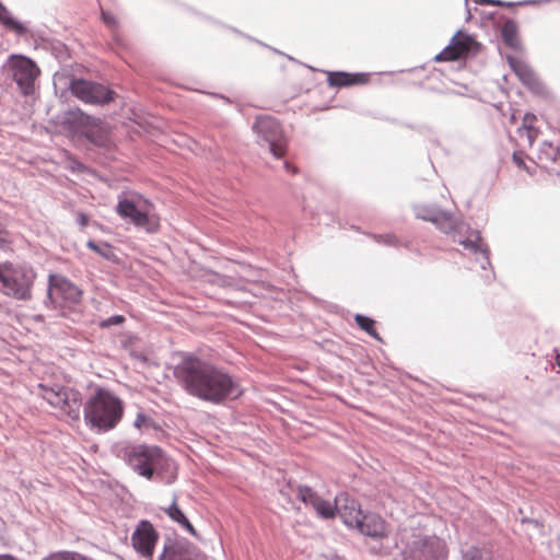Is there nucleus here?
Returning <instances> with one entry per match:
<instances>
[{"mask_svg":"<svg viewBox=\"0 0 560 560\" xmlns=\"http://www.w3.org/2000/svg\"><path fill=\"white\" fill-rule=\"evenodd\" d=\"M185 392L200 400L221 404L243 394L238 381L215 364L192 354H185L174 369Z\"/></svg>","mask_w":560,"mask_h":560,"instance_id":"obj_1","label":"nucleus"},{"mask_svg":"<svg viewBox=\"0 0 560 560\" xmlns=\"http://www.w3.org/2000/svg\"><path fill=\"white\" fill-rule=\"evenodd\" d=\"M114 453L135 474L148 480L162 481L165 472L174 475L176 471L174 460L156 445L121 442L115 445ZM172 478L175 477L172 476Z\"/></svg>","mask_w":560,"mask_h":560,"instance_id":"obj_2","label":"nucleus"},{"mask_svg":"<svg viewBox=\"0 0 560 560\" xmlns=\"http://www.w3.org/2000/svg\"><path fill=\"white\" fill-rule=\"evenodd\" d=\"M124 404L113 392L98 387L83 407L85 422L98 431L114 429L121 420Z\"/></svg>","mask_w":560,"mask_h":560,"instance_id":"obj_3","label":"nucleus"},{"mask_svg":"<svg viewBox=\"0 0 560 560\" xmlns=\"http://www.w3.org/2000/svg\"><path fill=\"white\" fill-rule=\"evenodd\" d=\"M35 280L36 272L28 264H0V292L11 299L32 300Z\"/></svg>","mask_w":560,"mask_h":560,"instance_id":"obj_4","label":"nucleus"},{"mask_svg":"<svg viewBox=\"0 0 560 560\" xmlns=\"http://www.w3.org/2000/svg\"><path fill=\"white\" fill-rule=\"evenodd\" d=\"M400 560H447V547L438 536L408 534L401 536Z\"/></svg>","mask_w":560,"mask_h":560,"instance_id":"obj_5","label":"nucleus"},{"mask_svg":"<svg viewBox=\"0 0 560 560\" xmlns=\"http://www.w3.org/2000/svg\"><path fill=\"white\" fill-rule=\"evenodd\" d=\"M54 83L67 86L73 96L90 105L105 106L117 97L115 91L102 83L68 77L63 72L55 73Z\"/></svg>","mask_w":560,"mask_h":560,"instance_id":"obj_6","label":"nucleus"},{"mask_svg":"<svg viewBox=\"0 0 560 560\" xmlns=\"http://www.w3.org/2000/svg\"><path fill=\"white\" fill-rule=\"evenodd\" d=\"M253 130L257 135L258 143L266 145L277 159L284 155L287 138L280 122L272 116L261 115L256 118Z\"/></svg>","mask_w":560,"mask_h":560,"instance_id":"obj_7","label":"nucleus"},{"mask_svg":"<svg viewBox=\"0 0 560 560\" xmlns=\"http://www.w3.org/2000/svg\"><path fill=\"white\" fill-rule=\"evenodd\" d=\"M42 397L52 407L59 408L67 413L71 419H79L82 406L81 394L72 388H67L60 385L51 387L39 384Z\"/></svg>","mask_w":560,"mask_h":560,"instance_id":"obj_8","label":"nucleus"},{"mask_svg":"<svg viewBox=\"0 0 560 560\" xmlns=\"http://www.w3.org/2000/svg\"><path fill=\"white\" fill-rule=\"evenodd\" d=\"M8 69L12 80L23 95H31L35 89L40 70L36 62L23 55H12L8 60Z\"/></svg>","mask_w":560,"mask_h":560,"instance_id":"obj_9","label":"nucleus"},{"mask_svg":"<svg viewBox=\"0 0 560 560\" xmlns=\"http://www.w3.org/2000/svg\"><path fill=\"white\" fill-rule=\"evenodd\" d=\"M413 212L416 218L433 223L445 234H455L463 228V222L456 219L453 213L444 211L435 205H415Z\"/></svg>","mask_w":560,"mask_h":560,"instance_id":"obj_10","label":"nucleus"},{"mask_svg":"<svg viewBox=\"0 0 560 560\" xmlns=\"http://www.w3.org/2000/svg\"><path fill=\"white\" fill-rule=\"evenodd\" d=\"M47 298L56 304L74 305L81 301L82 290L66 277L50 273Z\"/></svg>","mask_w":560,"mask_h":560,"instance_id":"obj_11","label":"nucleus"},{"mask_svg":"<svg viewBox=\"0 0 560 560\" xmlns=\"http://www.w3.org/2000/svg\"><path fill=\"white\" fill-rule=\"evenodd\" d=\"M131 546L145 560H153L159 533L147 520H141L131 534Z\"/></svg>","mask_w":560,"mask_h":560,"instance_id":"obj_12","label":"nucleus"},{"mask_svg":"<svg viewBox=\"0 0 560 560\" xmlns=\"http://www.w3.org/2000/svg\"><path fill=\"white\" fill-rule=\"evenodd\" d=\"M115 210L120 218L128 219L135 226L144 229L149 233L155 231V225L149 218L147 210L136 201L133 196H119Z\"/></svg>","mask_w":560,"mask_h":560,"instance_id":"obj_13","label":"nucleus"},{"mask_svg":"<svg viewBox=\"0 0 560 560\" xmlns=\"http://www.w3.org/2000/svg\"><path fill=\"white\" fill-rule=\"evenodd\" d=\"M477 43L470 35H464L457 32L451 39L448 46H446L439 55H436V61H448L457 60L467 55L471 47Z\"/></svg>","mask_w":560,"mask_h":560,"instance_id":"obj_14","label":"nucleus"},{"mask_svg":"<svg viewBox=\"0 0 560 560\" xmlns=\"http://www.w3.org/2000/svg\"><path fill=\"white\" fill-rule=\"evenodd\" d=\"M158 560H202L196 548L186 539L164 544Z\"/></svg>","mask_w":560,"mask_h":560,"instance_id":"obj_15","label":"nucleus"},{"mask_svg":"<svg viewBox=\"0 0 560 560\" xmlns=\"http://www.w3.org/2000/svg\"><path fill=\"white\" fill-rule=\"evenodd\" d=\"M462 560H506L491 541L481 544H463Z\"/></svg>","mask_w":560,"mask_h":560,"instance_id":"obj_16","label":"nucleus"},{"mask_svg":"<svg viewBox=\"0 0 560 560\" xmlns=\"http://www.w3.org/2000/svg\"><path fill=\"white\" fill-rule=\"evenodd\" d=\"M454 241L460 244L464 249L468 250L476 257V261L479 262L481 269L486 270L491 266L489 257V248L482 242L480 233L478 231H471L466 238H456Z\"/></svg>","mask_w":560,"mask_h":560,"instance_id":"obj_17","label":"nucleus"},{"mask_svg":"<svg viewBox=\"0 0 560 560\" xmlns=\"http://www.w3.org/2000/svg\"><path fill=\"white\" fill-rule=\"evenodd\" d=\"M336 513L339 515L342 523L350 528H354L355 524H358V520H360L363 514L358 501L350 498L347 493H339L336 495Z\"/></svg>","mask_w":560,"mask_h":560,"instance_id":"obj_18","label":"nucleus"},{"mask_svg":"<svg viewBox=\"0 0 560 560\" xmlns=\"http://www.w3.org/2000/svg\"><path fill=\"white\" fill-rule=\"evenodd\" d=\"M508 61L514 73L525 86L535 94H541L544 92L542 82L526 62L514 57H508Z\"/></svg>","mask_w":560,"mask_h":560,"instance_id":"obj_19","label":"nucleus"},{"mask_svg":"<svg viewBox=\"0 0 560 560\" xmlns=\"http://www.w3.org/2000/svg\"><path fill=\"white\" fill-rule=\"evenodd\" d=\"M538 165L547 172L560 175V151L549 141H544L537 153Z\"/></svg>","mask_w":560,"mask_h":560,"instance_id":"obj_20","label":"nucleus"},{"mask_svg":"<svg viewBox=\"0 0 560 560\" xmlns=\"http://www.w3.org/2000/svg\"><path fill=\"white\" fill-rule=\"evenodd\" d=\"M354 528L362 535L372 538H381L386 535L385 522L375 513H363Z\"/></svg>","mask_w":560,"mask_h":560,"instance_id":"obj_21","label":"nucleus"},{"mask_svg":"<svg viewBox=\"0 0 560 560\" xmlns=\"http://www.w3.org/2000/svg\"><path fill=\"white\" fill-rule=\"evenodd\" d=\"M327 81L328 84L332 88H345L366 83L369 81V74L335 71L328 73Z\"/></svg>","mask_w":560,"mask_h":560,"instance_id":"obj_22","label":"nucleus"},{"mask_svg":"<svg viewBox=\"0 0 560 560\" xmlns=\"http://www.w3.org/2000/svg\"><path fill=\"white\" fill-rule=\"evenodd\" d=\"M0 23L18 36H24L27 33V27L15 20L11 12L0 2Z\"/></svg>","mask_w":560,"mask_h":560,"instance_id":"obj_23","label":"nucleus"},{"mask_svg":"<svg viewBox=\"0 0 560 560\" xmlns=\"http://www.w3.org/2000/svg\"><path fill=\"white\" fill-rule=\"evenodd\" d=\"M165 513L168 515L171 520L176 522L178 525H180L184 529H186L188 533H190L194 536H197V533L189 522V520L186 517L184 512L178 508L176 502L174 501L168 508H166Z\"/></svg>","mask_w":560,"mask_h":560,"instance_id":"obj_24","label":"nucleus"},{"mask_svg":"<svg viewBox=\"0 0 560 560\" xmlns=\"http://www.w3.org/2000/svg\"><path fill=\"white\" fill-rule=\"evenodd\" d=\"M535 120L536 116L534 114L527 113L523 117L522 126L517 129L520 138H525L529 145L534 143L538 135V131L533 126Z\"/></svg>","mask_w":560,"mask_h":560,"instance_id":"obj_25","label":"nucleus"},{"mask_svg":"<svg viewBox=\"0 0 560 560\" xmlns=\"http://www.w3.org/2000/svg\"><path fill=\"white\" fill-rule=\"evenodd\" d=\"M501 37L504 44L515 48L518 46L517 24L514 20L508 19L501 27Z\"/></svg>","mask_w":560,"mask_h":560,"instance_id":"obj_26","label":"nucleus"},{"mask_svg":"<svg viewBox=\"0 0 560 560\" xmlns=\"http://www.w3.org/2000/svg\"><path fill=\"white\" fill-rule=\"evenodd\" d=\"M314 510L316 511L317 515L320 516L322 518H332L335 517L337 511L336 499L334 500V502H330L328 500L320 498L316 502Z\"/></svg>","mask_w":560,"mask_h":560,"instance_id":"obj_27","label":"nucleus"},{"mask_svg":"<svg viewBox=\"0 0 560 560\" xmlns=\"http://www.w3.org/2000/svg\"><path fill=\"white\" fill-rule=\"evenodd\" d=\"M86 246L97 253L101 257L107 259V260H114L115 259V252L113 246L109 243L102 242L96 243L92 240L88 241Z\"/></svg>","mask_w":560,"mask_h":560,"instance_id":"obj_28","label":"nucleus"},{"mask_svg":"<svg viewBox=\"0 0 560 560\" xmlns=\"http://www.w3.org/2000/svg\"><path fill=\"white\" fill-rule=\"evenodd\" d=\"M354 320L357 325L364 330L368 335L373 337L376 340H381V337L378 336L376 329L374 328V320L371 317H368L362 314H357L354 316Z\"/></svg>","mask_w":560,"mask_h":560,"instance_id":"obj_29","label":"nucleus"},{"mask_svg":"<svg viewBox=\"0 0 560 560\" xmlns=\"http://www.w3.org/2000/svg\"><path fill=\"white\" fill-rule=\"evenodd\" d=\"M298 497L302 502L306 505H311L313 509L315 508L316 502L320 499V497L307 486H299Z\"/></svg>","mask_w":560,"mask_h":560,"instance_id":"obj_30","label":"nucleus"},{"mask_svg":"<svg viewBox=\"0 0 560 560\" xmlns=\"http://www.w3.org/2000/svg\"><path fill=\"white\" fill-rule=\"evenodd\" d=\"M42 560H88V557L80 552L63 550L51 552Z\"/></svg>","mask_w":560,"mask_h":560,"instance_id":"obj_31","label":"nucleus"},{"mask_svg":"<svg viewBox=\"0 0 560 560\" xmlns=\"http://www.w3.org/2000/svg\"><path fill=\"white\" fill-rule=\"evenodd\" d=\"M133 425L139 430H149L154 427V421L150 416L143 412H138L133 421Z\"/></svg>","mask_w":560,"mask_h":560,"instance_id":"obj_32","label":"nucleus"},{"mask_svg":"<svg viewBox=\"0 0 560 560\" xmlns=\"http://www.w3.org/2000/svg\"><path fill=\"white\" fill-rule=\"evenodd\" d=\"M373 240L376 242V243H380V244H384L386 246H394V247H397L399 246V240L397 238V236L395 234H373Z\"/></svg>","mask_w":560,"mask_h":560,"instance_id":"obj_33","label":"nucleus"},{"mask_svg":"<svg viewBox=\"0 0 560 560\" xmlns=\"http://www.w3.org/2000/svg\"><path fill=\"white\" fill-rule=\"evenodd\" d=\"M125 322V317L122 315H113L106 319H103L101 323H100V326L102 328H108L110 326H118V325H121L122 323Z\"/></svg>","mask_w":560,"mask_h":560,"instance_id":"obj_34","label":"nucleus"},{"mask_svg":"<svg viewBox=\"0 0 560 560\" xmlns=\"http://www.w3.org/2000/svg\"><path fill=\"white\" fill-rule=\"evenodd\" d=\"M513 162L521 168H524L528 174H533L534 173V170H532L529 166H527L524 162V158H523V154L520 153V152H514L513 153Z\"/></svg>","mask_w":560,"mask_h":560,"instance_id":"obj_35","label":"nucleus"},{"mask_svg":"<svg viewBox=\"0 0 560 560\" xmlns=\"http://www.w3.org/2000/svg\"><path fill=\"white\" fill-rule=\"evenodd\" d=\"M101 15L102 20L107 26H109L110 28H115L117 26V20L110 12L102 10Z\"/></svg>","mask_w":560,"mask_h":560,"instance_id":"obj_36","label":"nucleus"},{"mask_svg":"<svg viewBox=\"0 0 560 560\" xmlns=\"http://www.w3.org/2000/svg\"><path fill=\"white\" fill-rule=\"evenodd\" d=\"M75 221L81 228H85L89 224L90 219L85 213L79 212Z\"/></svg>","mask_w":560,"mask_h":560,"instance_id":"obj_37","label":"nucleus"},{"mask_svg":"<svg viewBox=\"0 0 560 560\" xmlns=\"http://www.w3.org/2000/svg\"><path fill=\"white\" fill-rule=\"evenodd\" d=\"M479 4L503 5L502 0H475Z\"/></svg>","mask_w":560,"mask_h":560,"instance_id":"obj_38","label":"nucleus"},{"mask_svg":"<svg viewBox=\"0 0 560 560\" xmlns=\"http://www.w3.org/2000/svg\"><path fill=\"white\" fill-rule=\"evenodd\" d=\"M10 241L8 235H0V249H7L9 247Z\"/></svg>","mask_w":560,"mask_h":560,"instance_id":"obj_39","label":"nucleus"},{"mask_svg":"<svg viewBox=\"0 0 560 560\" xmlns=\"http://www.w3.org/2000/svg\"><path fill=\"white\" fill-rule=\"evenodd\" d=\"M0 560H18L11 555H0Z\"/></svg>","mask_w":560,"mask_h":560,"instance_id":"obj_40","label":"nucleus"},{"mask_svg":"<svg viewBox=\"0 0 560 560\" xmlns=\"http://www.w3.org/2000/svg\"><path fill=\"white\" fill-rule=\"evenodd\" d=\"M514 4H515L514 2H505V1H503V5L502 7H508L509 8V7H512Z\"/></svg>","mask_w":560,"mask_h":560,"instance_id":"obj_41","label":"nucleus"},{"mask_svg":"<svg viewBox=\"0 0 560 560\" xmlns=\"http://www.w3.org/2000/svg\"><path fill=\"white\" fill-rule=\"evenodd\" d=\"M556 364L559 366L560 369V354H557L556 357Z\"/></svg>","mask_w":560,"mask_h":560,"instance_id":"obj_42","label":"nucleus"},{"mask_svg":"<svg viewBox=\"0 0 560 560\" xmlns=\"http://www.w3.org/2000/svg\"><path fill=\"white\" fill-rule=\"evenodd\" d=\"M88 560H93V559H91V558H89V557H88Z\"/></svg>","mask_w":560,"mask_h":560,"instance_id":"obj_43","label":"nucleus"}]
</instances>
